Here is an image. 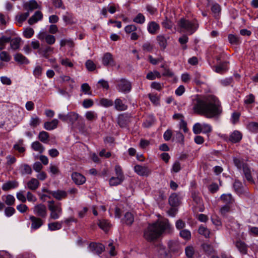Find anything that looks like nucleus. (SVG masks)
Segmentation results:
<instances>
[{
  "mask_svg": "<svg viewBox=\"0 0 258 258\" xmlns=\"http://www.w3.org/2000/svg\"><path fill=\"white\" fill-rule=\"evenodd\" d=\"M98 225L100 228L105 231H107L111 227L110 222L105 219L100 220L98 223Z\"/></svg>",
  "mask_w": 258,
  "mask_h": 258,
  "instance_id": "34",
  "label": "nucleus"
},
{
  "mask_svg": "<svg viewBox=\"0 0 258 258\" xmlns=\"http://www.w3.org/2000/svg\"><path fill=\"white\" fill-rule=\"evenodd\" d=\"M168 247L170 251L173 252L177 251L179 249L178 243L174 241H170L168 242Z\"/></svg>",
  "mask_w": 258,
  "mask_h": 258,
  "instance_id": "44",
  "label": "nucleus"
},
{
  "mask_svg": "<svg viewBox=\"0 0 258 258\" xmlns=\"http://www.w3.org/2000/svg\"><path fill=\"white\" fill-rule=\"evenodd\" d=\"M31 148L33 150L39 153H42L45 150L44 146L38 141L33 142L31 144Z\"/></svg>",
  "mask_w": 258,
  "mask_h": 258,
  "instance_id": "27",
  "label": "nucleus"
},
{
  "mask_svg": "<svg viewBox=\"0 0 258 258\" xmlns=\"http://www.w3.org/2000/svg\"><path fill=\"white\" fill-rule=\"evenodd\" d=\"M85 117L88 120H95L97 118V114L92 111H88L85 113Z\"/></svg>",
  "mask_w": 258,
  "mask_h": 258,
  "instance_id": "48",
  "label": "nucleus"
},
{
  "mask_svg": "<svg viewBox=\"0 0 258 258\" xmlns=\"http://www.w3.org/2000/svg\"><path fill=\"white\" fill-rule=\"evenodd\" d=\"M169 203L173 207L177 206L179 203V200L177 195L175 193L172 194L169 198Z\"/></svg>",
  "mask_w": 258,
  "mask_h": 258,
  "instance_id": "28",
  "label": "nucleus"
},
{
  "mask_svg": "<svg viewBox=\"0 0 258 258\" xmlns=\"http://www.w3.org/2000/svg\"><path fill=\"white\" fill-rule=\"evenodd\" d=\"M186 255L188 258H192L195 252V249L192 246H188L185 249Z\"/></svg>",
  "mask_w": 258,
  "mask_h": 258,
  "instance_id": "54",
  "label": "nucleus"
},
{
  "mask_svg": "<svg viewBox=\"0 0 258 258\" xmlns=\"http://www.w3.org/2000/svg\"><path fill=\"white\" fill-rule=\"evenodd\" d=\"M191 106L195 113L207 118H218L223 112L221 101L213 95L195 96L192 99Z\"/></svg>",
  "mask_w": 258,
  "mask_h": 258,
  "instance_id": "1",
  "label": "nucleus"
},
{
  "mask_svg": "<svg viewBox=\"0 0 258 258\" xmlns=\"http://www.w3.org/2000/svg\"><path fill=\"white\" fill-rule=\"evenodd\" d=\"M242 134L238 131H234L230 135L229 141L233 143L239 142L242 139Z\"/></svg>",
  "mask_w": 258,
  "mask_h": 258,
  "instance_id": "17",
  "label": "nucleus"
},
{
  "mask_svg": "<svg viewBox=\"0 0 258 258\" xmlns=\"http://www.w3.org/2000/svg\"><path fill=\"white\" fill-rule=\"evenodd\" d=\"M29 219L31 222V230H35L40 228L44 224V221L41 218L30 216Z\"/></svg>",
  "mask_w": 258,
  "mask_h": 258,
  "instance_id": "10",
  "label": "nucleus"
},
{
  "mask_svg": "<svg viewBox=\"0 0 258 258\" xmlns=\"http://www.w3.org/2000/svg\"><path fill=\"white\" fill-rule=\"evenodd\" d=\"M246 127L251 132L258 133V121L249 122L247 124Z\"/></svg>",
  "mask_w": 258,
  "mask_h": 258,
  "instance_id": "39",
  "label": "nucleus"
},
{
  "mask_svg": "<svg viewBox=\"0 0 258 258\" xmlns=\"http://www.w3.org/2000/svg\"><path fill=\"white\" fill-rule=\"evenodd\" d=\"M15 202V197L11 195H8L6 197L5 203L8 206H12Z\"/></svg>",
  "mask_w": 258,
  "mask_h": 258,
  "instance_id": "55",
  "label": "nucleus"
},
{
  "mask_svg": "<svg viewBox=\"0 0 258 258\" xmlns=\"http://www.w3.org/2000/svg\"><path fill=\"white\" fill-rule=\"evenodd\" d=\"M114 108L118 111H124L127 109V106L121 99L117 98L114 101Z\"/></svg>",
  "mask_w": 258,
  "mask_h": 258,
  "instance_id": "22",
  "label": "nucleus"
},
{
  "mask_svg": "<svg viewBox=\"0 0 258 258\" xmlns=\"http://www.w3.org/2000/svg\"><path fill=\"white\" fill-rule=\"evenodd\" d=\"M160 29V26L156 22H150L147 25V30L148 32L152 34H156Z\"/></svg>",
  "mask_w": 258,
  "mask_h": 258,
  "instance_id": "15",
  "label": "nucleus"
},
{
  "mask_svg": "<svg viewBox=\"0 0 258 258\" xmlns=\"http://www.w3.org/2000/svg\"><path fill=\"white\" fill-rule=\"evenodd\" d=\"M49 137V134L45 131L40 132L38 135L39 140L44 143H46L48 142Z\"/></svg>",
  "mask_w": 258,
  "mask_h": 258,
  "instance_id": "40",
  "label": "nucleus"
},
{
  "mask_svg": "<svg viewBox=\"0 0 258 258\" xmlns=\"http://www.w3.org/2000/svg\"><path fill=\"white\" fill-rule=\"evenodd\" d=\"M42 190L44 192L51 194L54 198L58 200H61L65 198L67 196V193L63 190L50 191L45 188L43 189Z\"/></svg>",
  "mask_w": 258,
  "mask_h": 258,
  "instance_id": "12",
  "label": "nucleus"
},
{
  "mask_svg": "<svg viewBox=\"0 0 258 258\" xmlns=\"http://www.w3.org/2000/svg\"><path fill=\"white\" fill-rule=\"evenodd\" d=\"M27 187L32 190H36L40 186V182L38 179L32 178L27 183Z\"/></svg>",
  "mask_w": 258,
  "mask_h": 258,
  "instance_id": "19",
  "label": "nucleus"
},
{
  "mask_svg": "<svg viewBox=\"0 0 258 258\" xmlns=\"http://www.w3.org/2000/svg\"><path fill=\"white\" fill-rule=\"evenodd\" d=\"M21 39L19 37H16L10 40V45L12 49L16 50L20 47V44Z\"/></svg>",
  "mask_w": 258,
  "mask_h": 258,
  "instance_id": "33",
  "label": "nucleus"
},
{
  "mask_svg": "<svg viewBox=\"0 0 258 258\" xmlns=\"http://www.w3.org/2000/svg\"><path fill=\"white\" fill-rule=\"evenodd\" d=\"M102 62L104 66L114 65V60L111 54L109 52L105 53L102 57Z\"/></svg>",
  "mask_w": 258,
  "mask_h": 258,
  "instance_id": "16",
  "label": "nucleus"
},
{
  "mask_svg": "<svg viewBox=\"0 0 258 258\" xmlns=\"http://www.w3.org/2000/svg\"><path fill=\"white\" fill-rule=\"evenodd\" d=\"M10 40V37L2 36L0 38V51L4 49L5 44L9 42Z\"/></svg>",
  "mask_w": 258,
  "mask_h": 258,
  "instance_id": "50",
  "label": "nucleus"
},
{
  "mask_svg": "<svg viewBox=\"0 0 258 258\" xmlns=\"http://www.w3.org/2000/svg\"><path fill=\"white\" fill-rule=\"evenodd\" d=\"M72 179L77 185H82L86 181L85 177L78 172H73L72 174Z\"/></svg>",
  "mask_w": 258,
  "mask_h": 258,
  "instance_id": "14",
  "label": "nucleus"
},
{
  "mask_svg": "<svg viewBox=\"0 0 258 258\" xmlns=\"http://www.w3.org/2000/svg\"><path fill=\"white\" fill-rule=\"evenodd\" d=\"M123 180L124 177H120V176L112 177L109 179V184L110 186H116L121 184Z\"/></svg>",
  "mask_w": 258,
  "mask_h": 258,
  "instance_id": "35",
  "label": "nucleus"
},
{
  "mask_svg": "<svg viewBox=\"0 0 258 258\" xmlns=\"http://www.w3.org/2000/svg\"><path fill=\"white\" fill-rule=\"evenodd\" d=\"M211 10L212 12L214 14L215 17L218 16L220 11H221V8L220 6L217 4H214L212 6L211 8Z\"/></svg>",
  "mask_w": 258,
  "mask_h": 258,
  "instance_id": "57",
  "label": "nucleus"
},
{
  "mask_svg": "<svg viewBox=\"0 0 258 258\" xmlns=\"http://www.w3.org/2000/svg\"><path fill=\"white\" fill-rule=\"evenodd\" d=\"M37 38L41 41H45L49 45H52L55 42V38L53 35L49 34L46 31L42 30L37 35Z\"/></svg>",
  "mask_w": 258,
  "mask_h": 258,
  "instance_id": "8",
  "label": "nucleus"
},
{
  "mask_svg": "<svg viewBox=\"0 0 258 258\" xmlns=\"http://www.w3.org/2000/svg\"><path fill=\"white\" fill-rule=\"evenodd\" d=\"M18 185L16 181H8L3 184L2 188L3 190L7 191L17 187Z\"/></svg>",
  "mask_w": 258,
  "mask_h": 258,
  "instance_id": "18",
  "label": "nucleus"
},
{
  "mask_svg": "<svg viewBox=\"0 0 258 258\" xmlns=\"http://www.w3.org/2000/svg\"><path fill=\"white\" fill-rule=\"evenodd\" d=\"M134 171L137 174L142 176H147L151 173V170L147 167L139 165L135 166Z\"/></svg>",
  "mask_w": 258,
  "mask_h": 258,
  "instance_id": "11",
  "label": "nucleus"
},
{
  "mask_svg": "<svg viewBox=\"0 0 258 258\" xmlns=\"http://www.w3.org/2000/svg\"><path fill=\"white\" fill-rule=\"evenodd\" d=\"M200 234L203 235L205 238H209L211 234L210 230L204 225H201L198 229Z\"/></svg>",
  "mask_w": 258,
  "mask_h": 258,
  "instance_id": "30",
  "label": "nucleus"
},
{
  "mask_svg": "<svg viewBox=\"0 0 258 258\" xmlns=\"http://www.w3.org/2000/svg\"><path fill=\"white\" fill-rule=\"evenodd\" d=\"M188 40V38L186 35H183L182 37H180L178 39V41L180 44L182 45V48L183 49H186L187 48V46L185 44L187 42Z\"/></svg>",
  "mask_w": 258,
  "mask_h": 258,
  "instance_id": "53",
  "label": "nucleus"
},
{
  "mask_svg": "<svg viewBox=\"0 0 258 258\" xmlns=\"http://www.w3.org/2000/svg\"><path fill=\"white\" fill-rule=\"evenodd\" d=\"M63 221L53 222L48 224V228L50 231H55L60 229L62 228Z\"/></svg>",
  "mask_w": 258,
  "mask_h": 258,
  "instance_id": "26",
  "label": "nucleus"
},
{
  "mask_svg": "<svg viewBox=\"0 0 258 258\" xmlns=\"http://www.w3.org/2000/svg\"><path fill=\"white\" fill-rule=\"evenodd\" d=\"M220 199L223 203L229 205L234 203V200L230 194H223L220 197Z\"/></svg>",
  "mask_w": 258,
  "mask_h": 258,
  "instance_id": "23",
  "label": "nucleus"
},
{
  "mask_svg": "<svg viewBox=\"0 0 258 258\" xmlns=\"http://www.w3.org/2000/svg\"><path fill=\"white\" fill-rule=\"evenodd\" d=\"M212 127L211 125L208 123H200L197 122L195 123L192 127V131L195 134H199L201 133L203 134H208L211 132Z\"/></svg>",
  "mask_w": 258,
  "mask_h": 258,
  "instance_id": "7",
  "label": "nucleus"
},
{
  "mask_svg": "<svg viewBox=\"0 0 258 258\" xmlns=\"http://www.w3.org/2000/svg\"><path fill=\"white\" fill-rule=\"evenodd\" d=\"M157 40L161 48L165 49L167 46V38L162 35L157 37Z\"/></svg>",
  "mask_w": 258,
  "mask_h": 258,
  "instance_id": "37",
  "label": "nucleus"
},
{
  "mask_svg": "<svg viewBox=\"0 0 258 258\" xmlns=\"http://www.w3.org/2000/svg\"><path fill=\"white\" fill-rule=\"evenodd\" d=\"M137 27L134 25H128L125 26L124 28V31L126 33H131L136 31H137Z\"/></svg>",
  "mask_w": 258,
  "mask_h": 258,
  "instance_id": "58",
  "label": "nucleus"
},
{
  "mask_svg": "<svg viewBox=\"0 0 258 258\" xmlns=\"http://www.w3.org/2000/svg\"><path fill=\"white\" fill-rule=\"evenodd\" d=\"M62 19L67 24H72L73 22L72 15L69 13H66L63 16Z\"/></svg>",
  "mask_w": 258,
  "mask_h": 258,
  "instance_id": "56",
  "label": "nucleus"
},
{
  "mask_svg": "<svg viewBox=\"0 0 258 258\" xmlns=\"http://www.w3.org/2000/svg\"><path fill=\"white\" fill-rule=\"evenodd\" d=\"M100 104L104 107H109L113 105V102L111 100L106 98H102L100 100Z\"/></svg>",
  "mask_w": 258,
  "mask_h": 258,
  "instance_id": "45",
  "label": "nucleus"
},
{
  "mask_svg": "<svg viewBox=\"0 0 258 258\" xmlns=\"http://www.w3.org/2000/svg\"><path fill=\"white\" fill-rule=\"evenodd\" d=\"M34 31L31 28H26L23 32V35L26 38H30L34 35Z\"/></svg>",
  "mask_w": 258,
  "mask_h": 258,
  "instance_id": "52",
  "label": "nucleus"
},
{
  "mask_svg": "<svg viewBox=\"0 0 258 258\" xmlns=\"http://www.w3.org/2000/svg\"><path fill=\"white\" fill-rule=\"evenodd\" d=\"M180 236L185 240H189L191 237L190 231L187 229H183L180 231Z\"/></svg>",
  "mask_w": 258,
  "mask_h": 258,
  "instance_id": "47",
  "label": "nucleus"
},
{
  "mask_svg": "<svg viewBox=\"0 0 258 258\" xmlns=\"http://www.w3.org/2000/svg\"><path fill=\"white\" fill-rule=\"evenodd\" d=\"M14 59L20 63L27 64L29 63L28 59L21 53H17L14 56Z\"/></svg>",
  "mask_w": 258,
  "mask_h": 258,
  "instance_id": "32",
  "label": "nucleus"
},
{
  "mask_svg": "<svg viewBox=\"0 0 258 258\" xmlns=\"http://www.w3.org/2000/svg\"><path fill=\"white\" fill-rule=\"evenodd\" d=\"M233 162L235 166H236L238 169H242L245 179L250 183H254L251 176V170L247 164L244 163L242 160L237 158L233 159Z\"/></svg>",
  "mask_w": 258,
  "mask_h": 258,
  "instance_id": "4",
  "label": "nucleus"
},
{
  "mask_svg": "<svg viewBox=\"0 0 258 258\" xmlns=\"http://www.w3.org/2000/svg\"><path fill=\"white\" fill-rule=\"evenodd\" d=\"M171 226L168 220L163 219L149 224L145 230L144 238L149 241H154L159 238L165 231L170 232Z\"/></svg>",
  "mask_w": 258,
  "mask_h": 258,
  "instance_id": "2",
  "label": "nucleus"
},
{
  "mask_svg": "<svg viewBox=\"0 0 258 258\" xmlns=\"http://www.w3.org/2000/svg\"><path fill=\"white\" fill-rule=\"evenodd\" d=\"M49 171L52 175H57L59 172L58 167L56 165H52V164H50Z\"/></svg>",
  "mask_w": 258,
  "mask_h": 258,
  "instance_id": "64",
  "label": "nucleus"
},
{
  "mask_svg": "<svg viewBox=\"0 0 258 258\" xmlns=\"http://www.w3.org/2000/svg\"><path fill=\"white\" fill-rule=\"evenodd\" d=\"M122 221L127 225H131L134 221L133 214L130 212H126L124 215Z\"/></svg>",
  "mask_w": 258,
  "mask_h": 258,
  "instance_id": "24",
  "label": "nucleus"
},
{
  "mask_svg": "<svg viewBox=\"0 0 258 258\" xmlns=\"http://www.w3.org/2000/svg\"><path fill=\"white\" fill-rule=\"evenodd\" d=\"M87 70L89 71H93L96 68L95 63L91 60H88L85 63Z\"/></svg>",
  "mask_w": 258,
  "mask_h": 258,
  "instance_id": "61",
  "label": "nucleus"
},
{
  "mask_svg": "<svg viewBox=\"0 0 258 258\" xmlns=\"http://www.w3.org/2000/svg\"><path fill=\"white\" fill-rule=\"evenodd\" d=\"M116 89L118 92L123 93H127L131 91L132 83L125 79H120L116 80Z\"/></svg>",
  "mask_w": 258,
  "mask_h": 258,
  "instance_id": "6",
  "label": "nucleus"
},
{
  "mask_svg": "<svg viewBox=\"0 0 258 258\" xmlns=\"http://www.w3.org/2000/svg\"><path fill=\"white\" fill-rule=\"evenodd\" d=\"M228 40L229 42L232 44H238L240 43V40L238 37L233 34L228 35Z\"/></svg>",
  "mask_w": 258,
  "mask_h": 258,
  "instance_id": "49",
  "label": "nucleus"
},
{
  "mask_svg": "<svg viewBox=\"0 0 258 258\" xmlns=\"http://www.w3.org/2000/svg\"><path fill=\"white\" fill-rule=\"evenodd\" d=\"M202 247L208 254H211L213 252V248L210 244L204 243L202 245Z\"/></svg>",
  "mask_w": 258,
  "mask_h": 258,
  "instance_id": "62",
  "label": "nucleus"
},
{
  "mask_svg": "<svg viewBox=\"0 0 258 258\" xmlns=\"http://www.w3.org/2000/svg\"><path fill=\"white\" fill-rule=\"evenodd\" d=\"M59 62L62 66L65 67L73 68L74 66L73 63L71 62L70 59L67 57H60L59 58Z\"/></svg>",
  "mask_w": 258,
  "mask_h": 258,
  "instance_id": "42",
  "label": "nucleus"
},
{
  "mask_svg": "<svg viewBox=\"0 0 258 258\" xmlns=\"http://www.w3.org/2000/svg\"><path fill=\"white\" fill-rule=\"evenodd\" d=\"M29 11L25 13L18 14L16 16V20L19 26H21L22 23L25 21L29 16Z\"/></svg>",
  "mask_w": 258,
  "mask_h": 258,
  "instance_id": "25",
  "label": "nucleus"
},
{
  "mask_svg": "<svg viewBox=\"0 0 258 258\" xmlns=\"http://www.w3.org/2000/svg\"><path fill=\"white\" fill-rule=\"evenodd\" d=\"M156 250L158 251L159 255L161 258L166 254V250L163 245H159L157 247Z\"/></svg>",
  "mask_w": 258,
  "mask_h": 258,
  "instance_id": "60",
  "label": "nucleus"
},
{
  "mask_svg": "<svg viewBox=\"0 0 258 258\" xmlns=\"http://www.w3.org/2000/svg\"><path fill=\"white\" fill-rule=\"evenodd\" d=\"M15 212V209L11 207H8L5 210V215L8 217L12 216Z\"/></svg>",
  "mask_w": 258,
  "mask_h": 258,
  "instance_id": "59",
  "label": "nucleus"
},
{
  "mask_svg": "<svg viewBox=\"0 0 258 258\" xmlns=\"http://www.w3.org/2000/svg\"><path fill=\"white\" fill-rule=\"evenodd\" d=\"M161 77L160 74L157 71L150 72L146 76V78L149 80H153L156 78H160Z\"/></svg>",
  "mask_w": 258,
  "mask_h": 258,
  "instance_id": "46",
  "label": "nucleus"
},
{
  "mask_svg": "<svg viewBox=\"0 0 258 258\" xmlns=\"http://www.w3.org/2000/svg\"><path fill=\"white\" fill-rule=\"evenodd\" d=\"M58 121L56 119H54L51 121L45 122L44 124V128L48 131H51L56 128L57 126Z\"/></svg>",
  "mask_w": 258,
  "mask_h": 258,
  "instance_id": "20",
  "label": "nucleus"
},
{
  "mask_svg": "<svg viewBox=\"0 0 258 258\" xmlns=\"http://www.w3.org/2000/svg\"><path fill=\"white\" fill-rule=\"evenodd\" d=\"M19 170L22 175L30 174L32 173L31 167L27 164L22 165Z\"/></svg>",
  "mask_w": 258,
  "mask_h": 258,
  "instance_id": "38",
  "label": "nucleus"
},
{
  "mask_svg": "<svg viewBox=\"0 0 258 258\" xmlns=\"http://www.w3.org/2000/svg\"><path fill=\"white\" fill-rule=\"evenodd\" d=\"M33 213L36 217L45 218L47 216L46 207L42 204L36 205L33 208Z\"/></svg>",
  "mask_w": 258,
  "mask_h": 258,
  "instance_id": "9",
  "label": "nucleus"
},
{
  "mask_svg": "<svg viewBox=\"0 0 258 258\" xmlns=\"http://www.w3.org/2000/svg\"><path fill=\"white\" fill-rule=\"evenodd\" d=\"M79 115L74 112H70L68 113V123H74L78 119Z\"/></svg>",
  "mask_w": 258,
  "mask_h": 258,
  "instance_id": "41",
  "label": "nucleus"
},
{
  "mask_svg": "<svg viewBox=\"0 0 258 258\" xmlns=\"http://www.w3.org/2000/svg\"><path fill=\"white\" fill-rule=\"evenodd\" d=\"M90 250L97 254H101L105 249L104 246L101 243H91L89 244Z\"/></svg>",
  "mask_w": 258,
  "mask_h": 258,
  "instance_id": "13",
  "label": "nucleus"
},
{
  "mask_svg": "<svg viewBox=\"0 0 258 258\" xmlns=\"http://www.w3.org/2000/svg\"><path fill=\"white\" fill-rule=\"evenodd\" d=\"M53 50V48L52 47L46 46L43 49H39L38 52L45 58H48L49 57V53L52 52Z\"/></svg>",
  "mask_w": 258,
  "mask_h": 258,
  "instance_id": "29",
  "label": "nucleus"
},
{
  "mask_svg": "<svg viewBox=\"0 0 258 258\" xmlns=\"http://www.w3.org/2000/svg\"><path fill=\"white\" fill-rule=\"evenodd\" d=\"M179 26L189 34H193L198 29V24L196 21H189L184 19H181L178 22Z\"/></svg>",
  "mask_w": 258,
  "mask_h": 258,
  "instance_id": "5",
  "label": "nucleus"
},
{
  "mask_svg": "<svg viewBox=\"0 0 258 258\" xmlns=\"http://www.w3.org/2000/svg\"><path fill=\"white\" fill-rule=\"evenodd\" d=\"M41 122L40 118L36 115H33L30 118L29 125L31 127L35 128L40 124Z\"/></svg>",
  "mask_w": 258,
  "mask_h": 258,
  "instance_id": "31",
  "label": "nucleus"
},
{
  "mask_svg": "<svg viewBox=\"0 0 258 258\" xmlns=\"http://www.w3.org/2000/svg\"><path fill=\"white\" fill-rule=\"evenodd\" d=\"M47 203L48 208L50 211L49 220H55L59 219L62 213L61 203H55L52 200L49 201Z\"/></svg>",
  "mask_w": 258,
  "mask_h": 258,
  "instance_id": "3",
  "label": "nucleus"
},
{
  "mask_svg": "<svg viewBox=\"0 0 258 258\" xmlns=\"http://www.w3.org/2000/svg\"><path fill=\"white\" fill-rule=\"evenodd\" d=\"M236 246L241 253L245 254L247 253V248L244 242L241 241H237Z\"/></svg>",
  "mask_w": 258,
  "mask_h": 258,
  "instance_id": "36",
  "label": "nucleus"
},
{
  "mask_svg": "<svg viewBox=\"0 0 258 258\" xmlns=\"http://www.w3.org/2000/svg\"><path fill=\"white\" fill-rule=\"evenodd\" d=\"M42 68L40 66H37L33 70V75L36 78H39L42 74Z\"/></svg>",
  "mask_w": 258,
  "mask_h": 258,
  "instance_id": "63",
  "label": "nucleus"
},
{
  "mask_svg": "<svg viewBox=\"0 0 258 258\" xmlns=\"http://www.w3.org/2000/svg\"><path fill=\"white\" fill-rule=\"evenodd\" d=\"M11 56L6 51H2L0 52V60L3 61L8 62L11 60Z\"/></svg>",
  "mask_w": 258,
  "mask_h": 258,
  "instance_id": "51",
  "label": "nucleus"
},
{
  "mask_svg": "<svg viewBox=\"0 0 258 258\" xmlns=\"http://www.w3.org/2000/svg\"><path fill=\"white\" fill-rule=\"evenodd\" d=\"M228 62L224 61L215 67V71L219 74H223L226 72L228 69Z\"/></svg>",
  "mask_w": 258,
  "mask_h": 258,
  "instance_id": "21",
  "label": "nucleus"
},
{
  "mask_svg": "<svg viewBox=\"0 0 258 258\" xmlns=\"http://www.w3.org/2000/svg\"><path fill=\"white\" fill-rule=\"evenodd\" d=\"M145 17L142 13H139L133 19L135 23L143 24L145 22Z\"/></svg>",
  "mask_w": 258,
  "mask_h": 258,
  "instance_id": "43",
  "label": "nucleus"
}]
</instances>
